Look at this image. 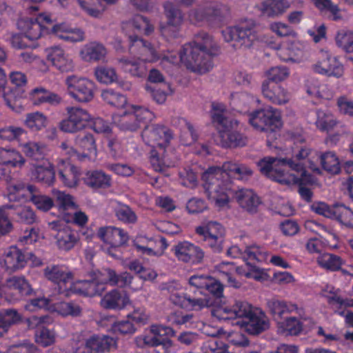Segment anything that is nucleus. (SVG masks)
I'll list each match as a JSON object with an SVG mask.
<instances>
[{"instance_id":"17","label":"nucleus","mask_w":353,"mask_h":353,"mask_svg":"<svg viewBox=\"0 0 353 353\" xmlns=\"http://www.w3.org/2000/svg\"><path fill=\"white\" fill-rule=\"evenodd\" d=\"M129 50L130 53L135 54L144 61L153 62L158 59L157 52L152 45L136 34L128 36Z\"/></svg>"},{"instance_id":"50","label":"nucleus","mask_w":353,"mask_h":353,"mask_svg":"<svg viewBox=\"0 0 353 353\" xmlns=\"http://www.w3.org/2000/svg\"><path fill=\"white\" fill-rule=\"evenodd\" d=\"M30 199L39 210L44 212L49 210L54 205V201L49 196L41 194L37 188L35 193L31 194Z\"/></svg>"},{"instance_id":"42","label":"nucleus","mask_w":353,"mask_h":353,"mask_svg":"<svg viewBox=\"0 0 353 353\" xmlns=\"http://www.w3.org/2000/svg\"><path fill=\"white\" fill-rule=\"evenodd\" d=\"M320 159L323 168L327 172L332 174L340 172V162L334 152H326L321 155Z\"/></svg>"},{"instance_id":"64","label":"nucleus","mask_w":353,"mask_h":353,"mask_svg":"<svg viewBox=\"0 0 353 353\" xmlns=\"http://www.w3.org/2000/svg\"><path fill=\"white\" fill-rule=\"evenodd\" d=\"M9 41L12 48L17 49H24L29 48H34L31 43L30 41L26 36L23 34H12Z\"/></svg>"},{"instance_id":"39","label":"nucleus","mask_w":353,"mask_h":353,"mask_svg":"<svg viewBox=\"0 0 353 353\" xmlns=\"http://www.w3.org/2000/svg\"><path fill=\"white\" fill-rule=\"evenodd\" d=\"M21 315L15 309H7L0 312V337L8 332L9 328L19 323Z\"/></svg>"},{"instance_id":"2","label":"nucleus","mask_w":353,"mask_h":353,"mask_svg":"<svg viewBox=\"0 0 353 353\" xmlns=\"http://www.w3.org/2000/svg\"><path fill=\"white\" fill-rule=\"evenodd\" d=\"M219 52V47L213 37L207 32H199L194 35L192 42L183 46L179 58L187 68L203 74L212 68V59Z\"/></svg>"},{"instance_id":"29","label":"nucleus","mask_w":353,"mask_h":353,"mask_svg":"<svg viewBox=\"0 0 353 353\" xmlns=\"http://www.w3.org/2000/svg\"><path fill=\"white\" fill-rule=\"evenodd\" d=\"M107 50L105 46L97 42H90L85 45L80 51L83 60L88 62L105 61Z\"/></svg>"},{"instance_id":"26","label":"nucleus","mask_w":353,"mask_h":353,"mask_svg":"<svg viewBox=\"0 0 353 353\" xmlns=\"http://www.w3.org/2000/svg\"><path fill=\"white\" fill-rule=\"evenodd\" d=\"M235 199L241 208L250 214L257 213L261 203L259 197L251 190H241L235 192Z\"/></svg>"},{"instance_id":"24","label":"nucleus","mask_w":353,"mask_h":353,"mask_svg":"<svg viewBox=\"0 0 353 353\" xmlns=\"http://www.w3.org/2000/svg\"><path fill=\"white\" fill-rule=\"evenodd\" d=\"M97 235L103 241L112 245V248L120 247L128 240L127 233L115 227L100 228Z\"/></svg>"},{"instance_id":"15","label":"nucleus","mask_w":353,"mask_h":353,"mask_svg":"<svg viewBox=\"0 0 353 353\" xmlns=\"http://www.w3.org/2000/svg\"><path fill=\"white\" fill-rule=\"evenodd\" d=\"M48 225L52 230L57 232L54 238L59 250L68 252L77 244L78 241L77 233L69 227L61 228L59 221L50 222Z\"/></svg>"},{"instance_id":"54","label":"nucleus","mask_w":353,"mask_h":353,"mask_svg":"<svg viewBox=\"0 0 353 353\" xmlns=\"http://www.w3.org/2000/svg\"><path fill=\"white\" fill-rule=\"evenodd\" d=\"M12 210L16 211L17 221L20 223L30 225L36 221V215L29 207L14 205Z\"/></svg>"},{"instance_id":"55","label":"nucleus","mask_w":353,"mask_h":353,"mask_svg":"<svg viewBox=\"0 0 353 353\" xmlns=\"http://www.w3.org/2000/svg\"><path fill=\"white\" fill-rule=\"evenodd\" d=\"M66 110L68 114H71L75 121L78 122L77 123L82 130L85 128L87 123L91 119V116L88 111L82 108L68 107Z\"/></svg>"},{"instance_id":"45","label":"nucleus","mask_w":353,"mask_h":353,"mask_svg":"<svg viewBox=\"0 0 353 353\" xmlns=\"http://www.w3.org/2000/svg\"><path fill=\"white\" fill-rule=\"evenodd\" d=\"M146 345L155 347L158 353H171L173 343L169 338H158L146 336L144 338Z\"/></svg>"},{"instance_id":"8","label":"nucleus","mask_w":353,"mask_h":353,"mask_svg":"<svg viewBox=\"0 0 353 353\" xmlns=\"http://www.w3.org/2000/svg\"><path fill=\"white\" fill-rule=\"evenodd\" d=\"M312 209L326 218L336 220L341 224L353 229V212L343 204L328 205L325 203H314Z\"/></svg>"},{"instance_id":"10","label":"nucleus","mask_w":353,"mask_h":353,"mask_svg":"<svg viewBox=\"0 0 353 353\" xmlns=\"http://www.w3.org/2000/svg\"><path fill=\"white\" fill-rule=\"evenodd\" d=\"M154 118L152 112L141 107L134 108L133 112H125L118 121V126L122 130L136 131L141 127V123L145 124Z\"/></svg>"},{"instance_id":"43","label":"nucleus","mask_w":353,"mask_h":353,"mask_svg":"<svg viewBox=\"0 0 353 353\" xmlns=\"http://www.w3.org/2000/svg\"><path fill=\"white\" fill-rule=\"evenodd\" d=\"M316 261L321 267L330 271L339 270L343 265V260L340 256L330 253L323 254Z\"/></svg>"},{"instance_id":"48","label":"nucleus","mask_w":353,"mask_h":353,"mask_svg":"<svg viewBox=\"0 0 353 353\" xmlns=\"http://www.w3.org/2000/svg\"><path fill=\"white\" fill-rule=\"evenodd\" d=\"M101 97L104 101L117 108H123L127 103L126 97L112 90H105L101 93Z\"/></svg>"},{"instance_id":"14","label":"nucleus","mask_w":353,"mask_h":353,"mask_svg":"<svg viewBox=\"0 0 353 353\" xmlns=\"http://www.w3.org/2000/svg\"><path fill=\"white\" fill-rule=\"evenodd\" d=\"M315 72L327 77H341L343 74V66L335 57L327 52H321L319 61L313 65Z\"/></svg>"},{"instance_id":"9","label":"nucleus","mask_w":353,"mask_h":353,"mask_svg":"<svg viewBox=\"0 0 353 353\" xmlns=\"http://www.w3.org/2000/svg\"><path fill=\"white\" fill-rule=\"evenodd\" d=\"M117 347L116 340L104 334H93L85 339L75 353H105Z\"/></svg>"},{"instance_id":"56","label":"nucleus","mask_w":353,"mask_h":353,"mask_svg":"<svg viewBox=\"0 0 353 353\" xmlns=\"http://www.w3.org/2000/svg\"><path fill=\"white\" fill-rule=\"evenodd\" d=\"M57 310L62 316H79L82 309L79 305L74 302H62L57 306Z\"/></svg>"},{"instance_id":"27","label":"nucleus","mask_w":353,"mask_h":353,"mask_svg":"<svg viewBox=\"0 0 353 353\" xmlns=\"http://www.w3.org/2000/svg\"><path fill=\"white\" fill-rule=\"evenodd\" d=\"M164 13L168 19V26L161 28L162 35L169 37L170 26L178 27L183 21V15L181 10L172 3L167 1L163 4Z\"/></svg>"},{"instance_id":"36","label":"nucleus","mask_w":353,"mask_h":353,"mask_svg":"<svg viewBox=\"0 0 353 353\" xmlns=\"http://www.w3.org/2000/svg\"><path fill=\"white\" fill-rule=\"evenodd\" d=\"M78 168L68 162L61 161V165L59 168V175L62 182L68 187L75 186L78 182Z\"/></svg>"},{"instance_id":"49","label":"nucleus","mask_w":353,"mask_h":353,"mask_svg":"<svg viewBox=\"0 0 353 353\" xmlns=\"http://www.w3.org/2000/svg\"><path fill=\"white\" fill-rule=\"evenodd\" d=\"M97 79L101 83L109 84L117 81L118 76L113 68L100 66L95 69Z\"/></svg>"},{"instance_id":"25","label":"nucleus","mask_w":353,"mask_h":353,"mask_svg":"<svg viewBox=\"0 0 353 353\" xmlns=\"http://www.w3.org/2000/svg\"><path fill=\"white\" fill-rule=\"evenodd\" d=\"M261 91L263 96L272 103L281 105L289 101L288 92L281 86L269 81L263 82Z\"/></svg>"},{"instance_id":"52","label":"nucleus","mask_w":353,"mask_h":353,"mask_svg":"<svg viewBox=\"0 0 353 353\" xmlns=\"http://www.w3.org/2000/svg\"><path fill=\"white\" fill-rule=\"evenodd\" d=\"M26 28V34L30 41H34L39 39L41 36L42 25L35 19H30L21 21Z\"/></svg>"},{"instance_id":"11","label":"nucleus","mask_w":353,"mask_h":353,"mask_svg":"<svg viewBox=\"0 0 353 353\" xmlns=\"http://www.w3.org/2000/svg\"><path fill=\"white\" fill-rule=\"evenodd\" d=\"M45 276L57 285L59 294L69 296L70 284L73 281V274L59 265H49L43 270Z\"/></svg>"},{"instance_id":"44","label":"nucleus","mask_w":353,"mask_h":353,"mask_svg":"<svg viewBox=\"0 0 353 353\" xmlns=\"http://www.w3.org/2000/svg\"><path fill=\"white\" fill-rule=\"evenodd\" d=\"M23 152L29 158L39 161L43 160L45 157L46 146L37 142H28L22 145Z\"/></svg>"},{"instance_id":"23","label":"nucleus","mask_w":353,"mask_h":353,"mask_svg":"<svg viewBox=\"0 0 353 353\" xmlns=\"http://www.w3.org/2000/svg\"><path fill=\"white\" fill-rule=\"evenodd\" d=\"M30 253L25 254L15 246L10 247L4 254V264L6 269L14 272L25 267L27 261L30 259Z\"/></svg>"},{"instance_id":"58","label":"nucleus","mask_w":353,"mask_h":353,"mask_svg":"<svg viewBox=\"0 0 353 353\" xmlns=\"http://www.w3.org/2000/svg\"><path fill=\"white\" fill-rule=\"evenodd\" d=\"M36 342L43 347H48L54 342V333L50 330L42 327L35 334Z\"/></svg>"},{"instance_id":"53","label":"nucleus","mask_w":353,"mask_h":353,"mask_svg":"<svg viewBox=\"0 0 353 353\" xmlns=\"http://www.w3.org/2000/svg\"><path fill=\"white\" fill-rule=\"evenodd\" d=\"M14 208V205L6 204L0 207V235H5L12 231L13 226L8 219V210Z\"/></svg>"},{"instance_id":"62","label":"nucleus","mask_w":353,"mask_h":353,"mask_svg":"<svg viewBox=\"0 0 353 353\" xmlns=\"http://www.w3.org/2000/svg\"><path fill=\"white\" fill-rule=\"evenodd\" d=\"M314 6L321 12H330L334 19L339 17L337 16L339 8L337 5L334 4L331 0H312Z\"/></svg>"},{"instance_id":"5","label":"nucleus","mask_w":353,"mask_h":353,"mask_svg":"<svg viewBox=\"0 0 353 353\" xmlns=\"http://www.w3.org/2000/svg\"><path fill=\"white\" fill-rule=\"evenodd\" d=\"M255 27L253 19H245L236 26L223 30L222 35L225 41H234V47L249 48L257 38Z\"/></svg>"},{"instance_id":"59","label":"nucleus","mask_w":353,"mask_h":353,"mask_svg":"<svg viewBox=\"0 0 353 353\" xmlns=\"http://www.w3.org/2000/svg\"><path fill=\"white\" fill-rule=\"evenodd\" d=\"M145 90L150 97L157 103H163L167 99V95L170 94L166 88L163 89L158 88L157 85H146Z\"/></svg>"},{"instance_id":"60","label":"nucleus","mask_w":353,"mask_h":353,"mask_svg":"<svg viewBox=\"0 0 353 353\" xmlns=\"http://www.w3.org/2000/svg\"><path fill=\"white\" fill-rule=\"evenodd\" d=\"M289 75L288 69L285 66L271 68L267 72V77L270 82L278 83L285 80Z\"/></svg>"},{"instance_id":"37","label":"nucleus","mask_w":353,"mask_h":353,"mask_svg":"<svg viewBox=\"0 0 353 353\" xmlns=\"http://www.w3.org/2000/svg\"><path fill=\"white\" fill-rule=\"evenodd\" d=\"M76 143L84 150L81 157H79L77 151L71 149V156H77L80 159L85 158L92 154H96V144L93 135L89 133L79 134L75 139Z\"/></svg>"},{"instance_id":"20","label":"nucleus","mask_w":353,"mask_h":353,"mask_svg":"<svg viewBox=\"0 0 353 353\" xmlns=\"http://www.w3.org/2000/svg\"><path fill=\"white\" fill-rule=\"evenodd\" d=\"M235 324L244 327L248 333L253 335L259 334L270 327L269 319L263 312H260L259 315L252 312L247 320L236 321Z\"/></svg>"},{"instance_id":"47","label":"nucleus","mask_w":353,"mask_h":353,"mask_svg":"<svg viewBox=\"0 0 353 353\" xmlns=\"http://www.w3.org/2000/svg\"><path fill=\"white\" fill-rule=\"evenodd\" d=\"M6 284L8 288L18 290L21 296H28L32 294V289L24 277L12 276L7 279Z\"/></svg>"},{"instance_id":"40","label":"nucleus","mask_w":353,"mask_h":353,"mask_svg":"<svg viewBox=\"0 0 353 353\" xmlns=\"http://www.w3.org/2000/svg\"><path fill=\"white\" fill-rule=\"evenodd\" d=\"M199 295L200 294L196 291L194 292V294L187 292L186 309L190 308L194 310H200L205 307H209L215 304V300L212 299V298H201Z\"/></svg>"},{"instance_id":"18","label":"nucleus","mask_w":353,"mask_h":353,"mask_svg":"<svg viewBox=\"0 0 353 353\" xmlns=\"http://www.w3.org/2000/svg\"><path fill=\"white\" fill-rule=\"evenodd\" d=\"M214 141L223 148L235 149L245 146L248 138L239 131L230 130L220 131L214 137Z\"/></svg>"},{"instance_id":"41","label":"nucleus","mask_w":353,"mask_h":353,"mask_svg":"<svg viewBox=\"0 0 353 353\" xmlns=\"http://www.w3.org/2000/svg\"><path fill=\"white\" fill-rule=\"evenodd\" d=\"M24 163V158L18 152L0 148V164L21 167Z\"/></svg>"},{"instance_id":"38","label":"nucleus","mask_w":353,"mask_h":353,"mask_svg":"<svg viewBox=\"0 0 353 353\" xmlns=\"http://www.w3.org/2000/svg\"><path fill=\"white\" fill-rule=\"evenodd\" d=\"M195 231L199 235L203 236V239H225V229L216 221H210L205 225L198 226L196 228Z\"/></svg>"},{"instance_id":"6","label":"nucleus","mask_w":353,"mask_h":353,"mask_svg":"<svg viewBox=\"0 0 353 353\" xmlns=\"http://www.w3.org/2000/svg\"><path fill=\"white\" fill-rule=\"evenodd\" d=\"M230 14L228 6L218 1H207L200 4L197 8L188 12V18L193 23L203 20L208 21H223Z\"/></svg>"},{"instance_id":"4","label":"nucleus","mask_w":353,"mask_h":353,"mask_svg":"<svg viewBox=\"0 0 353 353\" xmlns=\"http://www.w3.org/2000/svg\"><path fill=\"white\" fill-rule=\"evenodd\" d=\"M142 138L146 144L152 148L150 161L155 171L163 172L165 167L174 166L177 158L172 151L166 150L172 138L170 130L164 125H147L145 126Z\"/></svg>"},{"instance_id":"57","label":"nucleus","mask_w":353,"mask_h":353,"mask_svg":"<svg viewBox=\"0 0 353 353\" xmlns=\"http://www.w3.org/2000/svg\"><path fill=\"white\" fill-rule=\"evenodd\" d=\"M115 214L120 221L125 223H134L137 220L135 213L129 206L124 204H118L115 208Z\"/></svg>"},{"instance_id":"34","label":"nucleus","mask_w":353,"mask_h":353,"mask_svg":"<svg viewBox=\"0 0 353 353\" xmlns=\"http://www.w3.org/2000/svg\"><path fill=\"white\" fill-rule=\"evenodd\" d=\"M117 63L121 70L133 77L141 78L146 74L145 65L136 60L121 57L117 59Z\"/></svg>"},{"instance_id":"19","label":"nucleus","mask_w":353,"mask_h":353,"mask_svg":"<svg viewBox=\"0 0 353 353\" xmlns=\"http://www.w3.org/2000/svg\"><path fill=\"white\" fill-rule=\"evenodd\" d=\"M87 279L72 281L70 284L69 296L70 294H78L85 296H94L101 295L103 288L101 285H98L94 276H92V271L86 274Z\"/></svg>"},{"instance_id":"12","label":"nucleus","mask_w":353,"mask_h":353,"mask_svg":"<svg viewBox=\"0 0 353 353\" xmlns=\"http://www.w3.org/2000/svg\"><path fill=\"white\" fill-rule=\"evenodd\" d=\"M70 94L77 101L88 103L94 97V84L87 79L69 77L67 79Z\"/></svg>"},{"instance_id":"1","label":"nucleus","mask_w":353,"mask_h":353,"mask_svg":"<svg viewBox=\"0 0 353 353\" xmlns=\"http://www.w3.org/2000/svg\"><path fill=\"white\" fill-rule=\"evenodd\" d=\"M253 174L250 168L245 164L225 162L222 169L216 167L208 168L202 174V180L205 182V188L210 194L214 193V199L219 206H224L229 202L230 194L233 192L230 176L240 180H247Z\"/></svg>"},{"instance_id":"31","label":"nucleus","mask_w":353,"mask_h":353,"mask_svg":"<svg viewBox=\"0 0 353 353\" xmlns=\"http://www.w3.org/2000/svg\"><path fill=\"white\" fill-rule=\"evenodd\" d=\"M32 176L39 183L50 185L53 183L55 178L54 168L48 161H44L41 165L33 166Z\"/></svg>"},{"instance_id":"28","label":"nucleus","mask_w":353,"mask_h":353,"mask_svg":"<svg viewBox=\"0 0 353 353\" xmlns=\"http://www.w3.org/2000/svg\"><path fill=\"white\" fill-rule=\"evenodd\" d=\"M48 60L61 72H68L73 70L72 60L69 59L65 54L63 50L59 47H53L49 50Z\"/></svg>"},{"instance_id":"13","label":"nucleus","mask_w":353,"mask_h":353,"mask_svg":"<svg viewBox=\"0 0 353 353\" xmlns=\"http://www.w3.org/2000/svg\"><path fill=\"white\" fill-rule=\"evenodd\" d=\"M92 276L94 277L98 285H102L103 292L105 290L106 284L122 288L130 284L132 279V276L129 273L123 272L121 274H118L114 270L110 268L92 271Z\"/></svg>"},{"instance_id":"63","label":"nucleus","mask_w":353,"mask_h":353,"mask_svg":"<svg viewBox=\"0 0 353 353\" xmlns=\"http://www.w3.org/2000/svg\"><path fill=\"white\" fill-rule=\"evenodd\" d=\"M198 139V134L194 126L190 122H185V128L181 134V140L184 145H189Z\"/></svg>"},{"instance_id":"22","label":"nucleus","mask_w":353,"mask_h":353,"mask_svg":"<svg viewBox=\"0 0 353 353\" xmlns=\"http://www.w3.org/2000/svg\"><path fill=\"white\" fill-rule=\"evenodd\" d=\"M212 108V122L217 129L218 133L220 131L230 130L239 125L238 121L228 117L227 112L221 104L213 103Z\"/></svg>"},{"instance_id":"46","label":"nucleus","mask_w":353,"mask_h":353,"mask_svg":"<svg viewBox=\"0 0 353 353\" xmlns=\"http://www.w3.org/2000/svg\"><path fill=\"white\" fill-rule=\"evenodd\" d=\"M46 117L39 112L28 114L25 120L26 125L32 132L42 130L46 127Z\"/></svg>"},{"instance_id":"51","label":"nucleus","mask_w":353,"mask_h":353,"mask_svg":"<svg viewBox=\"0 0 353 353\" xmlns=\"http://www.w3.org/2000/svg\"><path fill=\"white\" fill-rule=\"evenodd\" d=\"M336 43L347 53H353V32L341 31L336 36ZM353 61V57L351 58Z\"/></svg>"},{"instance_id":"21","label":"nucleus","mask_w":353,"mask_h":353,"mask_svg":"<svg viewBox=\"0 0 353 353\" xmlns=\"http://www.w3.org/2000/svg\"><path fill=\"white\" fill-rule=\"evenodd\" d=\"M221 311L226 316H223V319H231L247 320L252 314V306L248 302L242 300H235L232 303L223 307Z\"/></svg>"},{"instance_id":"33","label":"nucleus","mask_w":353,"mask_h":353,"mask_svg":"<svg viewBox=\"0 0 353 353\" xmlns=\"http://www.w3.org/2000/svg\"><path fill=\"white\" fill-rule=\"evenodd\" d=\"M266 305L268 312L277 324L286 318V315L292 311L287 302L275 298L268 300Z\"/></svg>"},{"instance_id":"35","label":"nucleus","mask_w":353,"mask_h":353,"mask_svg":"<svg viewBox=\"0 0 353 353\" xmlns=\"http://www.w3.org/2000/svg\"><path fill=\"white\" fill-rule=\"evenodd\" d=\"M84 182L92 188H107L111 185V179L102 171H89L85 174Z\"/></svg>"},{"instance_id":"7","label":"nucleus","mask_w":353,"mask_h":353,"mask_svg":"<svg viewBox=\"0 0 353 353\" xmlns=\"http://www.w3.org/2000/svg\"><path fill=\"white\" fill-rule=\"evenodd\" d=\"M248 121L254 129L261 132H276L282 126L280 112L270 106L252 112Z\"/></svg>"},{"instance_id":"61","label":"nucleus","mask_w":353,"mask_h":353,"mask_svg":"<svg viewBox=\"0 0 353 353\" xmlns=\"http://www.w3.org/2000/svg\"><path fill=\"white\" fill-rule=\"evenodd\" d=\"M208 292L214 299H219L223 297V285L218 280L210 276L208 286L205 287L204 292Z\"/></svg>"},{"instance_id":"3","label":"nucleus","mask_w":353,"mask_h":353,"mask_svg":"<svg viewBox=\"0 0 353 353\" xmlns=\"http://www.w3.org/2000/svg\"><path fill=\"white\" fill-rule=\"evenodd\" d=\"M310 152V149L304 147L290 159L265 157L257 162V166L261 173L268 178L281 185H290L300 182L301 179L285 172L284 168L288 166L301 176H305L307 172L301 161L306 159Z\"/></svg>"},{"instance_id":"30","label":"nucleus","mask_w":353,"mask_h":353,"mask_svg":"<svg viewBox=\"0 0 353 353\" xmlns=\"http://www.w3.org/2000/svg\"><path fill=\"white\" fill-rule=\"evenodd\" d=\"M130 301L129 297L123 290H112L101 299V305L106 309L121 310Z\"/></svg>"},{"instance_id":"16","label":"nucleus","mask_w":353,"mask_h":353,"mask_svg":"<svg viewBox=\"0 0 353 353\" xmlns=\"http://www.w3.org/2000/svg\"><path fill=\"white\" fill-rule=\"evenodd\" d=\"M173 251L178 260L184 263H199L204 257L203 251L188 241L179 242L174 246Z\"/></svg>"},{"instance_id":"32","label":"nucleus","mask_w":353,"mask_h":353,"mask_svg":"<svg viewBox=\"0 0 353 353\" xmlns=\"http://www.w3.org/2000/svg\"><path fill=\"white\" fill-rule=\"evenodd\" d=\"M311 323L310 319H304L303 321H300L296 317H286L278 325L279 332L281 334L290 335H298L302 331L305 330L306 323Z\"/></svg>"}]
</instances>
